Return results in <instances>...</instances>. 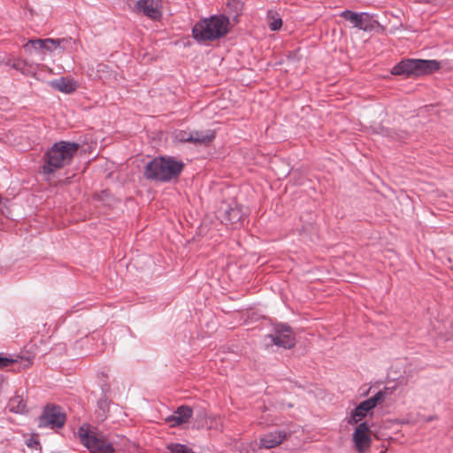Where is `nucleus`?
I'll use <instances>...</instances> for the list:
<instances>
[{
  "label": "nucleus",
  "instance_id": "obj_12",
  "mask_svg": "<svg viewBox=\"0 0 453 453\" xmlns=\"http://www.w3.org/2000/svg\"><path fill=\"white\" fill-rule=\"evenodd\" d=\"M177 138L184 142L207 144L215 138V134L213 131H207L206 133L197 131L187 133L182 131L177 134Z\"/></svg>",
  "mask_w": 453,
  "mask_h": 453
},
{
  "label": "nucleus",
  "instance_id": "obj_17",
  "mask_svg": "<svg viewBox=\"0 0 453 453\" xmlns=\"http://www.w3.org/2000/svg\"><path fill=\"white\" fill-rule=\"evenodd\" d=\"M65 42V41H53V38H46V39H35L30 40L28 43L32 44L34 47H38L41 49H45L46 50L52 51V48L50 47V44H59Z\"/></svg>",
  "mask_w": 453,
  "mask_h": 453
},
{
  "label": "nucleus",
  "instance_id": "obj_3",
  "mask_svg": "<svg viewBox=\"0 0 453 453\" xmlns=\"http://www.w3.org/2000/svg\"><path fill=\"white\" fill-rule=\"evenodd\" d=\"M229 20L224 16H211L198 21L192 29L198 42H211L223 37L228 30Z\"/></svg>",
  "mask_w": 453,
  "mask_h": 453
},
{
  "label": "nucleus",
  "instance_id": "obj_25",
  "mask_svg": "<svg viewBox=\"0 0 453 453\" xmlns=\"http://www.w3.org/2000/svg\"><path fill=\"white\" fill-rule=\"evenodd\" d=\"M27 445L28 448H35L36 449L40 445V443L36 438L31 437L27 441Z\"/></svg>",
  "mask_w": 453,
  "mask_h": 453
},
{
  "label": "nucleus",
  "instance_id": "obj_13",
  "mask_svg": "<svg viewBox=\"0 0 453 453\" xmlns=\"http://www.w3.org/2000/svg\"><path fill=\"white\" fill-rule=\"evenodd\" d=\"M193 410L187 405L180 406L173 415L168 416L165 421L170 424L171 426H177L185 424L191 418Z\"/></svg>",
  "mask_w": 453,
  "mask_h": 453
},
{
  "label": "nucleus",
  "instance_id": "obj_22",
  "mask_svg": "<svg viewBox=\"0 0 453 453\" xmlns=\"http://www.w3.org/2000/svg\"><path fill=\"white\" fill-rule=\"evenodd\" d=\"M53 41H65V42H62L59 44H50V47L52 48V51L58 50V49H60L62 50H66L70 47V45L73 42V39L71 37H68V38L53 39Z\"/></svg>",
  "mask_w": 453,
  "mask_h": 453
},
{
  "label": "nucleus",
  "instance_id": "obj_5",
  "mask_svg": "<svg viewBox=\"0 0 453 453\" xmlns=\"http://www.w3.org/2000/svg\"><path fill=\"white\" fill-rule=\"evenodd\" d=\"M78 434L81 442L90 453H115L112 444L104 436H98L96 434L89 432L83 426L79 428Z\"/></svg>",
  "mask_w": 453,
  "mask_h": 453
},
{
  "label": "nucleus",
  "instance_id": "obj_15",
  "mask_svg": "<svg viewBox=\"0 0 453 453\" xmlns=\"http://www.w3.org/2000/svg\"><path fill=\"white\" fill-rule=\"evenodd\" d=\"M50 85L52 88L65 94L74 92L79 87L78 82L74 79L68 77L53 80L50 82Z\"/></svg>",
  "mask_w": 453,
  "mask_h": 453
},
{
  "label": "nucleus",
  "instance_id": "obj_6",
  "mask_svg": "<svg viewBox=\"0 0 453 453\" xmlns=\"http://www.w3.org/2000/svg\"><path fill=\"white\" fill-rule=\"evenodd\" d=\"M65 423V414L57 405H47L38 420V426L42 428H61Z\"/></svg>",
  "mask_w": 453,
  "mask_h": 453
},
{
  "label": "nucleus",
  "instance_id": "obj_24",
  "mask_svg": "<svg viewBox=\"0 0 453 453\" xmlns=\"http://www.w3.org/2000/svg\"><path fill=\"white\" fill-rule=\"evenodd\" d=\"M13 363H14L13 359H11V358H8V357H0V368L7 367V366H9L10 365H12Z\"/></svg>",
  "mask_w": 453,
  "mask_h": 453
},
{
  "label": "nucleus",
  "instance_id": "obj_7",
  "mask_svg": "<svg viewBox=\"0 0 453 453\" xmlns=\"http://www.w3.org/2000/svg\"><path fill=\"white\" fill-rule=\"evenodd\" d=\"M273 343L284 349H291L296 344V338L290 326L278 325L273 334H269Z\"/></svg>",
  "mask_w": 453,
  "mask_h": 453
},
{
  "label": "nucleus",
  "instance_id": "obj_16",
  "mask_svg": "<svg viewBox=\"0 0 453 453\" xmlns=\"http://www.w3.org/2000/svg\"><path fill=\"white\" fill-rule=\"evenodd\" d=\"M9 411L14 413H24L27 410V404L21 395L12 396L8 403Z\"/></svg>",
  "mask_w": 453,
  "mask_h": 453
},
{
  "label": "nucleus",
  "instance_id": "obj_18",
  "mask_svg": "<svg viewBox=\"0 0 453 453\" xmlns=\"http://www.w3.org/2000/svg\"><path fill=\"white\" fill-rule=\"evenodd\" d=\"M5 65H9L12 68L19 71L22 73H25V67L27 66V62L20 58H8L6 61L4 62Z\"/></svg>",
  "mask_w": 453,
  "mask_h": 453
},
{
  "label": "nucleus",
  "instance_id": "obj_10",
  "mask_svg": "<svg viewBox=\"0 0 453 453\" xmlns=\"http://www.w3.org/2000/svg\"><path fill=\"white\" fill-rule=\"evenodd\" d=\"M340 16L353 24L357 27L364 31H371L373 28V20L370 14L366 12H354L349 10L343 11Z\"/></svg>",
  "mask_w": 453,
  "mask_h": 453
},
{
  "label": "nucleus",
  "instance_id": "obj_1",
  "mask_svg": "<svg viewBox=\"0 0 453 453\" xmlns=\"http://www.w3.org/2000/svg\"><path fill=\"white\" fill-rule=\"evenodd\" d=\"M184 164L172 157H159L150 161L144 170L147 180L169 182L177 179L183 171Z\"/></svg>",
  "mask_w": 453,
  "mask_h": 453
},
{
  "label": "nucleus",
  "instance_id": "obj_11",
  "mask_svg": "<svg viewBox=\"0 0 453 453\" xmlns=\"http://www.w3.org/2000/svg\"><path fill=\"white\" fill-rule=\"evenodd\" d=\"M138 12L153 20H158L162 17L161 0H138L135 4Z\"/></svg>",
  "mask_w": 453,
  "mask_h": 453
},
{
  "label": "nucleus",
  "instance_id": "obj_20",
  "mask_svg": "<svg viewBox=\"0 0 453 453\" xmlns=\"http://www.w3.org/2000/svg\"><path fill=\"white\" fill-rule=\"evenodd\" d=\"M226 217L231 223L236 224L242 220L243 214L240 208L234 207L226 211Z\"/></svg>",
  "mask_w": 453,
  "mask_h": 453
},
{
  "label": "nucleus",
  "instance_id": "obj_4",
  "mask_svg": "<svg viewBox=\"0 0 453 453\" xmlns=\"http://www.w3.org/2000/svg\"><path fill=\"white\" fill-rule=\"evenodd\" d=\"M441 67L437 60L404 59L395 65L391 71L393 75L420 76L430 74Z\"/></svg>",
  "mask_w": 453,
  "mask_h": 453
},
{
  "label": "nucleus",
  "instance_id": "obj_23",
  "mask_svg": "<svg viewBox=\"0 0 453 453\" xmlns=\"http://www.w3.org/2000/svg\"><path fill=\"white\" fill-rule=\"evenodd\" d=\"M395 388L393 387V388H389V387H385L383 389L378 391L374 395H380V404L384 402V400L386 399V397L389 395H392L395 391Z\"/></svg>",
  "mask_w": 453,
  "mask_h": 453
},
{
  "label": "nucleus",
  "instance_id": "obj_2",
  "mask_svg": "<svg viewBox=\"0 0 453 453\" xmlns=\"http://www.w3.org/2000/svg\"><path fill=\"white\" fill-rule=\"evenodd\" d=\"M80 148L79 143L61 141L56 142L45 154L44 173H51L69 165Z\"/></svg>",
  "mask_w": 453,
  "mask_h": 453
},
{
  "label": "nucleus",
  "instance_id": "obj_9",
  "mask_svg": "<svg viewBox=\"0 0 453 453\" xmlns=\"http://www.w3.org/2000/svg\"><path fill=\"white\" fill-rule=\"evenodd\" d=\"M380 395H373L361 402L354 410L351 411L348 423L357 424L361 421L371 411L380 404Z\"/></svg>",
  "mask_w": 453,
  "mask_h": 453
},
{
  "label": "nucleus",
  "instance_id": "obj_21",
  "mask_svg": "<svg viewBox=\"0 0 453 453\" xmlns=\"http://www.w3.org/2000/svg\"><path fill=\"white\" fill-rule=\"evenodd\" d=\"M168 453H195L190 448L180 443L169 444L166 447Z\"/></svg>",
  "mask_w": 453,
  "mask_h": 453
},
{
  "label": "nucleus",
  "instance_id": "obj_14",
  "mask_svg": "<svg viewBox=\"0 0 453 453\" xmlns=\"http://www.w3.org/2000/svg\"><path fill=\"white\" fill-rule=\"evenodd\" d=\"M287 434L284 431H274L268 433L260 438V448L273 449L283 442Z\"/></svg>",
  "mask_w": 453,
  "mask_h": 453
},
{
  "label": "nucleus",
  "instance_id": "obj_8",
  "mask_svg": "<svg viewBox=\"0 0 453 453\" xmlns=\"http://www.w3.org/2000/svg\"><path fill=\"white\" fill-rule=\"evenodd\" d=\"M370 426L366 422L360 423L355 428L352 441L358 453H365L371 447L372 438Z\"/></svg>",
  "mask_w": 453,
  "mask_h": 453
},
{
  "label": "nucleus",
  "instance_id": "obj_19",
  "mask_svg": "<svg viewBox=\"0 0 453 453\" xmlns=\"http://www.w3.org/2000/svg\"><path fill=\"white\" fill-rule=\"evenodd\" d=\"M268 19H269L268 26L272 31H277V30L280 29V27L282 26V19L280 17L278 16L277 13H275L272 11L268 12Z\"/></svg>",
  "mask_w": 453,
  "mask_h": 453
}]
</instances>
